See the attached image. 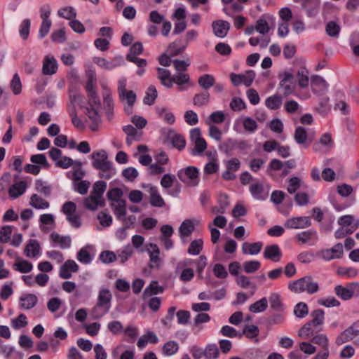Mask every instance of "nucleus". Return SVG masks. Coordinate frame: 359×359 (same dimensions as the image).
Returning a JSON list of instances; mask_svg holds the SVG:
<instances>
[{"mask_svg": "<svg viewBox=\"0 0 359 359\" xmlns=\"http://www.w3.org/2000/svg\"><path fill=\"white\" fill-rule=\"evenodd\" d=\"M178 178L188 186L194 187L198 184V170L194 166H188L177 172Z\"/></svg>", "mask_w": 359, "mask_h": 359, "instance_id": "nucleus-4", "label": "nucleus"}, {"mask_svg": "<svg viewBox=\"0 0 359 359\" xmlns=\"http://www.w3.org/2000/svg\"><path fill=\"white\" fill-rule=\"evenodd\" d=\"M269 303L271 308L277 311H282L284 309L283 304L281 302L280 297L277 293H272L269 297Z\"/></svg>", "mask_w": 359, "mask_h": 359, "instance_id": "nucleus-44", "label": "nucleus"}, {"mask_svg": "<svg viewBox=\"0 0 359 359\" xmlns=\"http://www.w3.org/2000/svg\"><path fill=\"white\" fill-rule=\"evenodd\" d=\"M225 163L226 171L222 174V178L224 180H233L236 178L235 172L238 171L241 168V161L236 158H231Z\"/></svg>", "mask_w": 359, "mask_h": 359, "instance_id": "nucleus-9", "label": "nucleus"}, {"mask_svg": "<svg viewBox=\"0 0 359 359\" xmlns=\"http://www.w3.org/2000/svg\"><path fill=\"white\" fill-rule=\"evenodd\" d=\"M194 143V149L191 151L194 156L202 154L207 149V143L203 138L197 140Z\"/></svg>", "mask_w": 359, "mask_h": 359, "instance_id": "nucleus-57", "label": "nucleus"}, {"mask_svg": "<svg viewBox=\"0 0 359 359\" xmlns=\"http://www.w3.org/2000/svg\"><path fill=\"white\" fill-rule=\"evenodd\" d=\"M262 246L263 243L262 242H257L253 243L245 242L242 245V252L245 255H257L261 252Z\"/></svg>", "mask_w": 359, "mask_h": 359, "instance_id": "nucleus-24", "label": "nucleus"}, {"mask_svg": "<svg viewBox=\"0 0 359 359\" xmlns=\"http://www.w3.org/2000/svg\"><path fill=\"white\" fill-rule=\"evenodd\" d=\"M190 60L187 58L184 60H172V65L177 73L187 71V67L190 65Z\"/></svg>", "mask_w": 359, "mask_h": 359, "instance_id": "nucleus-56", "label": "nucleus"}, {"mask_svg": "<svg viewBox=\"0 0 359 359\" xmlns=\"http://www.w3.org/2000/svg\"><path fill=\"white\" fill-rule=\"evenodd\" d=\"M25 255L28 257H35L40 253V245L36 240L30 239L26 245Z\"/></svg>", "mask_w": 359, "mask_h": 359, "instance_id": "nucleus-25", "label": "nucleus"}, {"mask_svg": "<svg viewBox=\"0 0 359 359\" xmlns=\"http://www.w3.org/2000/svg\"><path fill=\"white\" fill-rule=\"evenodd\" d=\"M312 320L309 321L313 327L322 325L324 323L325 313L323 309H318L313 311L311 313Z\"/></svg>", "mask_w": 359, "mask_h": 359, "instance_id": "nucleus-37", "label": "nucleus"}, {"mask_svg": "<svg viewBox=\"0 0 359 359\" xmlns=\"http://www.w3.org/2000/svg\"><path fill=\"white\" fill-rule=\"evenodd\" d=\"M123 196V192L120 188H113L108 191L107 194V198L112 203H118L119 201H124L121 199Z\"/></svg>", "mask_w": 359, "mask_h": 359, "instance_id": "nucleus-47", "label": "nucleus"}, {"mask_svg": "<svg viewBox=\"0 0 359 359\" xmlns=\"http://www.w3.org/2000/svg\"><path fill=\"white\" fill-rule=\"evenodd\" d=\"M91 158L93 160V167L101 171L99 173L100 177L109 180L115 175L116 171L113 168L112 163L108 160V155L104 150L93 151Z\"/></svg>", "mask_w": 359, "mask_h": 359, "instance_id": "nucleus-1", "label": "nucleus"}, {"mask_svg": "<svg viewBox=\"0 0 359 359\" xmlns=\"http://www.w3.org/2000/svg\"><path fill=\"white\" fill-rule=\"evenodd\" d=\"M297 78L299 86L304 88L309 86V71L304 67H301L297 72Z\"/></svg>", "mask_w": 359, "mask_h": 359, "instance_id": "nucleus-33", "label": "nucleus"}, {"mask_svg": "<svg viewBox=\"0 0 359 359\" xmlns=\"http://www.w3.org/2000/svg\"><path fill=\"white\" fill-rule=\"evenodd\" d=\"M84 206L90 210H95L98 207H104L105 205V200L100 199L91 194L84 199Z\"/></svg>", "mask_w": 359, "mask_h": 359, "instance_id": "nucleus-17", "label": "nucleus"}, {"mask_svg": "<svg viewBox=\"0 0 359 359\" xmlns=\"http://www.w3.org/2000/svg\"><path fill=\"white\" fill-rule=\"evenodd\" d=\"M311 341L320 346L322 348H329V339L324 334H314L311 339Z\"/></svg>", "mask_w": 359, "mask_h": 359, "instance_id": "nucleus-51", "label": "nucleus"}, {"mask_svg": "<svg viewBox=\"0 0 359 359\" xmlns=\"http://www.w3.org/2000/svg\"><path fill=\"white\" fill-rule=\"evenodd\" d=\"M212 26L215 35L219 38L226 36L230 29V23L222 20L214 21Z\"/></svg>", "mask_w": 359, "mask_h": 359, "instance_id": "nucleus-13", "label": "nucleus"}, {"mask_svg": "<svg viewBox=\"0 0 359 359\" xmlns=\"http://www.w3.org/2000/svg\"><path fill=\"white\" fill-rule=\"evenodd\" d=\"M215 77L208 74L202 75L198 79V85L205 90L212 87L215 85Z\"/></svg>", "mask_w": 359, "mask_h": 359, "instance_id": "nucleus-34", "label": "nucleus"}, {"mask_svg": "<svg viewBox=\"0 0 359 359\" xmlns=\"http://www.w3.org/2000/svg\"><path fill=\"white\" fill-rule=\"evenodd\" d=\"M340 30V26L334 21L328 22L325 27L326 33L331 37H338Z\"/></svg>", "mask_w": 359, "mask_h": 359, "instance_id": "nucleus-49", "label": "nucleus"}, {"mask_svg": "<svg viewBox=\"0 0 359 359\" xmlns=\"http://www.w3.org/2000/svg\"><path fill=\"white\" fill-rule=\"evenodd\" d=\"M13 229L11 226H4L0 230V242L2 243H8L11 239Z\"/></svg>", "mask_w": 359, "mask_h": 359, "instance_id": "nucleus-60", "label": "nucleus"}, {"mask_svg": "<svg viewBox=\"0 0 359 359\" xmlns=\"http://www.w3.org/2000/svg\"><path fill=\"white\" fill-rule=\"evenodd\" d=\"M50 241L58 244L62 249L69 248L71 245V238L69 236H61L55 232H53L50 236Z\"/></svg>", "mask_w": 359, "mask_h": 359, "instance_id": "nucleus-19", "label": "nucleus"}, {"mask_svg": "<svg viewBox=\"0 0 359 359\" xmlns=\"http://www.w3.org/2000/svg\"><path fill=\"white\" fill-rule=\"evenodd\" d=\"M27 189V182L20 181L13 184L9 189V196L13 198H16L23 194Z\"/></svg>", "mask_w": 359, "mask_h": 359, "instance_id": "nucleus-26", "label": "nucleus"}, {"mask_svg": "<svg viewBox=\"0 0 359 359\" xmlns=\"http://www.w3.org/2000/svg\"><path fill=\"white\" fill-rule=\"evenodd\" d=\"M268 306V301L266 297L255 302L249 307V310L252 313H260L264 311Z\"/></svg>", "mask_w": 359, "mask_h": 359, "instance_id": "nucleus-40", "label": "nucleus"}, {"mask_svg": "<svg viewBox=\"0 0 359 359\" xmlns=\"http://www.w3.org/2000/svg\"><path fill=\"white\" fill-rule=\"evenodd\" d=\"M283 103V98L281 95L275 94L266 98L265 100V105L267 108L271 110H276L279 109Z\"/></svg>", "mask_w": 359, "mask_h": 359, "instance_id": "nucleus-31", "label": "nucleus"}, {"mask_svg": "<svg viewBox=\"0 0 359 359\" xmlns=\"http://www.w3.org/2000/svg\"><path fill=\"white\" fill-rule=\"evenodd\" d=\"M178 349V344L175 341L170 340L164 344L162 351L164 355L170 356L177 353Z\"/></svg>", "mask_w": 359, "mask_h": 359, "instance_id": "nucleus-45", "label": "nucleus"}, {"mask_svg": "<svg viewBox=\"0 0 359 359\" xmlns=\"http://www.w3.org/2000/svg\"><path fill=\"white\" fill-rule=\"evenodd\" d=\"M58 15L64 18L70 20L76 15L75 9L72 6L65 7L58 11Z\"/></svg>", "mask_w": 359, "mask_h": 359, "instance_id": "nucleus-61", "label": "nucleus"}, {"mask_svg": "<svg viewBox=\"0 0 359 359\" xmlns=\"http://www.w3.org/2000/svg\"><path fill=\"white\" fill-rule=\"evenodd\" d=\"M195 226L193 222L190 219L184 220L179 228L180 236H190L194 231Z\"/></svg>", "mask_w": 359, "mask_h": 359, "instance_id": "nucleus-39", "label": "nucleus"}, {"mask_svg": "<svg viewBox=\"0 0 359 359\" xmlns=\"http://www.w3.org/2000/svg\"><path fill=\"white\" fill-rule=\"evenodd\" d=\"M86 114L92 121L90 128L93 131H95L97 129V126L101 122L100 116L99 115L97 109L94 107H86Z\"/></svg>", "mask_w": 359, "mask_h": 359, "instance_id": "nucleus-22", "label": "nucleus"}, {"mask_svg": "<svg viewBox=\"0 0 359 359\" xmlns=\"http://www.w3.org/2000/svg\"><path fill=\"white\" fill-rule=\"evenodd\" d=\"M29 205L35 209H46L49 208V203L36 194L31 196Z\"/></svg>", "mask_w": 359, "mask_h": 359, "instance_id": "nucleus-29", "label": "nucleus"}, {"mask_svg": "<svg viewBox=\"0 0 359 359\" xmlns=\"http://www.w3.org/2000/svg\"><path fill=\"white\" fill-rule=\"evenodd\" d=\"M190 81V76L188 74L183 72L177 73L172 76V86L173 83L179 86V90H184L186 88L183 87L184 84L188 83Z\"/></svg>", "mask_w": 359, "mask_h": 359, "instance_id": "nucleus-30", "label": "nucleus"}, {"mask_svg": "<svg viewBox=\"0 0 359 359\" xmlns=\"http://www.w3.org/2000/svg\"><path fill=\"white\" fill-rule=\"evenodd\" d=\"M11 327L15 330L20 329L27 325V317L25 314L20 313L17 318L11 321Z\"/></svg>", "mask_w": 359, "mask_h": 359, "instance_id": "nucleus-52", "label": "nucleus"}, {"mask_svg": "<svg viewBox=\"0 0 359 359\" xmlns=\"http://www.w3.org/2000/svg\"><path fill=\"white\" fill-rule=\"evenodd\" d=\"M172 143L173 146L179 150H182L186 146V140L184 137L179 134H175L172 137Z\"/></svg>", "mask_w": 359, "mask_h": 359, "instance_id": "nucleus-63", "label": "nucleus"}, {"mask_svg": "<svg viewBox=\"0 0 359 359\" xmlns=\"http://www.w3.org/2000/svg\"><path fill=\"white\" fill-rule=\"evenodd\" d=\"M260 265V262L256 260L247 261L243 263V269L245 272L252 273L257 271Z\"/></svg>", "mask_w": 359, "mask_h": 359, "instance_id": "nucleus-58", "label": "nucleus"}, {"mask_svg": "<svg viewBox=\"0 0 359 359\" xmlns=\"http://www.w3.org/2000/svg\"><path fill=\"white\" fill-rule=\"evenodd\" d=\"M77 259L83 264H88L92 261V257L86 249L81 248L77 254Z\"/></svg>", "mask_w": 359, "mask_h": 359, "instance_id": "nucleus-64", "label": "nucleus"}, {"mask_svg": "<svg viewBox=\"0 0 359 359\" xmlns=\"http://www.w3.org/2000/svg\"><path fill=\"white\" fill-rule=\"evenodd\" d=\"M250 192L254 198L259 201H264L269 196L267 185L260 182H255L250 185Z\"/></svg>", "mask_w": 359, "mask_h": 359, "instance_id": "nucleus-11", "label": "nucleus"}, {"mask_svg": "<svg viewBox=\"0 0 359 359\" xmlns=\"http://www.w3.org/2000/svg\"><path fill=\"white\" fill-rule=\"evenodd\" d=\"M279 77L280 80L278 88L283 93V95L287 97L292 94L296 86L294 75L288 72H285Z\"/></svg>", "mask_w": 359, "mask_h": 359, "instance_id": "nucleus-5", "label": "nucleus"}, {"mask_svg": "<svg viewBox=\"0 0 359 359\" xmlns=\"http://www.w3.org/2000/svg\"><path fill=\"white\" fill-rule=\"evenodd\" d=\"M37 302L38 298L34 294H25L20 297V305L24 309H32Z\"/></svg>", "mask_w": 359, "mask_h": 359, "instance_id": "nucleus-20", "label": "nucleus"}, {"mask_svg": "<svg viewBox=\"0 0 359 359\" xmlns=\"http://www.w3.org/2000/svg\"><path fill=\"white\" fill-rule=\"evenodd\" d=\"M146 251L149 255V267L151 269H158L162 264V259L160 258V250L156 244L149 243L145 245Z\"/></svg>", "mask_w": 359, "mask_h": 359, "instance_id": "nucleus-7", "label": "nucleus"}, {"mask_svg": "<svg viewBox=\"0 0 359 359\" xmlns=\"http://www.w3.org/2000/svg\"><path fill=\"white\" fill-rule=\"evenodd\" d=\"M112 294L108 289H101L99 292L97 303L92 309L95 319H100L109 312L111 308Z\"/></svg>", "mask_w": 359, "mask_h": 359, "instance_id": "nucleus-2", "label": "nucleus"}, {"mask_svg": "<svg viewBox=\"0 0 359 359\" xmlns=\"http://www.w3.org/2000/svg\"><path fill=\"white\" fill-rule=\"evenodd\" d=\"M122 102H126L127 106L124 107V110L128 114L133 112V107L136 101V95L133 90H128L123 93V96H118Z\"/></svg>", "mask_w": 359, "mask_h": 359, "instance_id": "nucleus-16", "label": "nucleus"}, {"mask_svg": "<svg viewBox=\"0 0 359 359\" xmlns=\"http://www.w3.org/2000/svg\"><path fill=\"white\" fill-rule=\"evenodd\" d=\"M311 86L312 92L318 95H324L328 88V84L326 81L320 76L313 75L311 78Z\"/></svg>", "mask_w": 359, "mask_h": 359, "instance_id": "nucleus-10", "label": "nucleus"}, {"mask_svg": "<svg viewBox=\"0 0 359 359\" xmlns=\"http://www.w3.org/2000/svg\"><path fill=\"white\" fill-rule=\"evenodd\" d=\"M150 204L154 207L161 208L165 205L164 200L159 194L156 187H151L149 190Z\"/></svg>", "mask_w": 359, "mask_h": 359, "instance_id": "nucleus-27", "label": "nucleus"}, {"mask_svg": "<svg viewBox=\"0 0 359 359\" xmlns=\"http://www.w3.org/2000/svg\"><path fill=\"white\" fill-rule=\"evenodd\" d=\"M294 138L299 144H309L312 142V139L309 138L306 130L302 126L296 128L294 133Z\"/></svg>", "mask_w": 359, "mask_h": 359, "instance_id": "nucleus-21", "label": "nucleus"}, {"mask_svg": "<svg viewBox=\"0 0 359 359\" xmlns=\"http://www.w3.org/2000/svg\"><path fill=\"white\" fill-rule=\"evenodd\" d=\"M289 289L295 293L306 292L312 294L319 290L318 283L315 282L311 276H307L290 283Z\"/></svg>", "mask_w": 359, "mask_h": 359, "instance_id": "nucleus-3", "label": "nucleus"}, {"mask_svg": "<svg viewBox=\"0 0 359 359\" xmlns=\"http://www.w3.org/2000/svg\"><path fill=\"white\" fill-rule=\"evenodd\" d=\"M157 78L160 80L161 84L168 88H172V76L170 72L164 68H157Z\"/></svg>", "mask_w": 359, "mask_h": 359, "instance_id": "nucleus-18", "label": "nucleus"}, {"mask_svg": "<svg viewBox=\"0 0 359 359\" xmlns=\"http://www.w3.org/2000/svg\"><path fill=\"white\" fill-rule=\"evenodd\" d=\"M313 327V325L310 322L306 323L299 329L298 336L304 339H308L310 337H313L314 335Z\"/></svg>", "mask_w": 359, "mask_h": 359, "instance_id": "nucleus-42", "label": "nucleus"}, {"mask_svg": "<svg viewBox=\"0 0 359 359\" xmlns=\"http://www.w3.org/2000/svg\"><path fill=\"white\" fill-rule=\"evenodd\" d=\"M107 189V183L104 181H97L93 186L90 194L99 198L100 199H104L103 194Z\"/></svg>", "mask_w": 359, "mask_h": 359, "instance_id": "nucleus-35", "label": "nucleus"}, {"mask_svg": "<svg viewBox=\"0 0 359 359\" xmlns=\"http://www.w3.org/2000/svg\"><path fill=\"white\" fill-rule=\"evenodd\" d=\"M210 93L207 91L196 94L193 97V103L198 107L207 105L210 102Z\"/></svg>", "mask_w": 359, "mask_h": 359, "instance_id": "nucleus-38", "label": "nucleus"}, {"mask_svg": "<svg viewBox=\"0 0 359 359\" xmlns=\"http://www.w3.org/2000/svg\"><path fill=\"white\" fill-rule=\"evenodd\" d=\"M35 189L46 197L50 196L51 194V187L41 180H36Z\"/></svg>", "mask_w": 359, "mask_h": 359, "instance_id": "nucleus-46", "label": "nucleus"}, {"mask_svg": "<svg viewBox=\"0 0 359 359\" xmlns=\"http://www.w3.org/2000/svg\"><path fill=\"white\" fill-rule=\"evenodd\" d=\"M205 358L207 359H217L219 357V350L215 344H208L204 348Z\"/></svg>", "mask_w": 359, "mask_h": 359, "instance_id": "nucleus-36", "label": "nucleus"}, {"mask_svg": "<svg viewBox=\"0 0 359 359\" xmlns=\"http://www.w3.org/2000/svg\"><path fill=\"white\" fill-rule=\"evenodd\" d=\"M225 114L222 111H216L212 112L207 121L208 124L211 123L219 124L224 121Z\"/></svg>", "mask_w": 359, "mask_h": 359, "instance_id": "nucleus-54", "label": "nucleus"}, {"mask_svg": "<svg viewBox=\"0 0 359 359\" xmlns=\"http://www.w3.org/2000/svg\"><path fill=\"white\" fill-rule=\"evenodd\" d=\"M57 68L55 59L53 57H46L42 67L43 74L45 75H52L56 72Z\"/></svg>", "mask_w": 359, "mask_h": 359, "instance_id": "nucleus-23", "label": "nucleus"}, {"mask_svg": "<svg viewBox=\"0 0 359 359\" xmlns=\"http://www.w3.org/2000/svg\"><path fill=\"white\" fill-rule=\"evenodd\" d=\"M255 29L262 34H267L270 29L267 21L264 18H261L257 21Z\"/></svg>", "mask_w": 359, "mask_h": 359, "instance_id": "nucleus-62", "label": "nucleus"}, {"mask_svg": "<svg viewBox=\"0 0 359 359\" xmlns=\"http://www.w3.org/2000/svg\"><path fill=\"white\" fill-rule=\"evenodd\" d=\"M243 125L244 129L250 133H254L258 126L257 122L250 117L244 118Z\"/></svg>", "mask_w": 359, "mask_h": 359, "instance_id": "nucleus-59", "label": "nucleus"}, {"mask_svg": "<svg viewBox=\"0 0 359 359\" xmlns=\"http://www.w3.org/2000/svg\"><path fill=\"white\" fill-rule=\"evenodd\" d=\"M294 313L297 318H304L309 313L308 306L304 302L298 303L294 309Z\"/></svg>", "mask_w": 359, "mask_h": 359, "instance_id": "nucleus-55", "label": "nucleus"}, {"mask_svg": "<svg viewBox=\"0 0 359 359\" xmlns=\"http://www.w3.org/2000/svg\"><path fill=\"white\" fill-rule=\"evenodd\" d=\"M311 225V219L309 217H292L285 223V226L287 229H304Z\"/></svg>", "mask_w": 359, "mask_h": 359, "instance_id": "nucleus-12", "label": "nucleus"}, {"mask_svg": "<svg viewBox=\"0 0 359 359\" xmlns=\"http://www.w3.org/2000/svg\"><path fill=\"white\" fill-rule=\"evenodd\" d=\"M163 288L158 285L157 281H151V283L147 287L143 292L144 298L149 297L154 294L162 293Z\"/></svg>", "mask_w": 359, "mask_h": 359, "instance_id": "nucleus-32", "label": "nucleus"}, {"mask_svg": "<svg viewBox=\"0 0 359 359\" xmlns=\"http://www.w3.org/2000/svg\"><path fill=\"white\" fill-rule=\"evenodd\" d=\"M297 238L302 244H304L313 238L316 239L317 233L316 231L313 230L302 231L297 235Z\"/></svg>", "mask_w": 359, "mask_h": 359, "instance_id": "nucleus-50", "label": "nucleus"}, {"mask_svg": "<svg viewBox=\"0 0 359 359\" xmlns=\"http://www.w3.org/2000/svg\"><path fill=\"white\" fill-rule=\"evenodd\" d=\"M264 257L271 261L278 262L282 257V253L278 245L273 244L265 247Z\"/></svg>", "mask_w": 359, "mask_h": 359, "instance_id": "nucleus-14", "label": "nucleus"}, {"mask_svg": "<svg viewBox=\"0 0 359 359\" xmlns=\"http://www.w3.org/2000/svg\"><path fill=\"white\" fill-rule=\"evenodd\" d=\"M259 334V329L257 325H245L243 330L242 334L245 335L249 339L257 337Z\"/></svg>", "mask_w": 359, "mask_h": 359, "instance_id": "nucleus-53", "label": "nucleus"}, {"mask_svg": "<svg viewBox=\"0 0 359 359\" xmlns=\"http://www.w3.org/2000/svg\"><path fill=\"white\" fill-rule=\"evenodd\" d=\"M156 112L160 117L163 118L169 124H172L175 121V117L174 114L169 111L165 107H157Z\"/></svg>", "mask_w": 359, "mask_h": 359, "instance_id": "nucleus-43", "label": "nucleus"}, {"mask_svg": "<svg viewBox=\"0 0 359 359\" xmlns=\"http://www.w3.org/2000/svg\"><path fill=\"white\" fill-rule=\"evenodd\" d=\"M343 255L344 248L340 243H337L331 248L322 250L319 254L320 257L325 261L341 259Z\"/></svg>", "mask_w": 359, "mask_h": 359, "instance_id": "nucleus-8", "label": "nucleus"}, {"mask_svg": "<svg viewBox=\"0 0 359 359\" xmlns=\"http://www.w3.org/2000/svg\"><path fill=\"white\" fill-rule=\"evenodd\" d=\"M203 247L202 239H196L191 242L187 252L191 255H198L201 253Z\"/></svg>", "mask_w": 359, "mask_h": 359, "instance_id": "nucleus-41", "label": "nucleus"}, {"mask_svg": "<svg viewBox=\"0 0 359 359\" xmlns=\"http://www.w3.org/2000/svg\"><path fill=\"white\" fill-rule=\"evenodd\" d=\"M110 205L117 219L121 220L126 215L127 209L126 201H119L118 203H111Z\"/></svg>", "mask_w": 359, "mask_h": 359, "instance_id": "nucleus-28", "label": "nucleus"}, {"mask_svg": "<svg viewBox=\"0 0 359 359\" xmlns=\"http://www.w3.org/2000/svg\"><path fill=\"white\" fill-rule=\"evenodd\" d=\"M336 294L343 300H349L353 296H359V283H352L346 287L341 285H337L334 287Z\"/></svg>", "mask_w": 359, "mask_h": 359, "instance_id": "nucleus-6", "label": "nucleus"}, {"mask_svg": "<svg viewBox=\"0 0 359 359\" xmlns=\"http://www.w3.org/2000/svg\"><path fill=\"white\" fill-rule=\"evenodd\" d=\"M158 93L156 87L153 85L149 86L146 96L144 97L143 102L145 104L151 105L154 104Z\"/></svg>", "mask_w": 359, "mask_h": 359, "instance_id": "nucleus-48", "label": "nucleus"}, {"mask_svg": "<svg viewBox=\"0 0 359 359\" xmlns=\"http://www.w3.org/2000/svg\"><path fill=\"white\" fill-rule=\"evenodd\" d=\"M13 268L15 271L22 273H27L32 270L33 265L30 262L16 256V260L13 265Z\"/></svg>", "mask_w": 359, "mask_h": 359, "instance_id": "nucleus-15", "label": "nucleus"}]
</instances>
